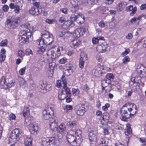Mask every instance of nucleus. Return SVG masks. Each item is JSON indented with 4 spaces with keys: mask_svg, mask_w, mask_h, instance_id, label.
<instances>
[{
    "mask_svg": "<svg viewBox=\"0 0 146 146\" xmlns=\"http://www.w3.org/2000/svg\"><path fill=\"white\" fill-rule=\"evenodd\" d=\"M137 111L136 105L133 103H127L121 109L120 113L121 115V119L123 121H126L131 115H134Z\"/></svg>",
    "mask_w": 146,
    "mask_h": 146,
    "instance_id": "obj_1",
    "label": "nucleus"
},
{
    "mask_svg": "<svg viewBox=\"0 0 146 146\" xmlns=\"http://www.w3.org/2000/svg\"><path fill=\"white\" fill-rule=\"evenodd\" d=\"M82 131L80 129H72L66 136L68 142L72 146H79L82 141Z\"/></svg>",
    "mask_w": 146,
    "mask_h": 146,
    "instance_id": "obj_2",
    "label": "nucleus"
},
{
    "mask_svg": "<svg viewBox=\"0 0 146 146\" xmlns=\"http://www.w3.org/2000/svg\"><path fill=\"white\" fill-rule=\"evenodd\" d=\"M23 27L25 30L21 33V35L19 36V43L21 45L25 43L29 42L32 41L33 37L31 36L32 32L33 30V27L28 23L24 24Z\"/></svg>",
    "mask_w": 146,
    "mask_h": 146,
    "instance_id": "obj_3",
    "label": "nucleus"
},
{
    "mask_svg": "<svg viewBox=\"0 0 146 146\" xmlns=\"http://www.w3.org/2000/svg\"><path fill=\"white\" fill-rule=\"evenodd\" d=\"M59 141L54 137H43L42 139V144L43 146H57Z\"/></svg>",
    "mask_w": 146,
    "mask_h": 146,
    "instance_id": "obj_4",
    "label": "nucleus"
},
{
    "mask_svg": "<svg viewBox=\"0 0 146 146\" xmlns=\"http://www.w3.org/2000/svg\"><path fill=\"white\" fill-rule=\"evenodd\" d=\"M63 50L62 47L55 46L49 49L47 54L48 56H50L52 59H55L60 55V51Z\"/></svg>",
    "mask_w": 146,
    "mask_h": 146,
    "instance_id": "obj_5",
    "label": "nucleus"
},
{
    "mask_svg": "<svg viewBox=\"0 0 146 146\" xmlns=\"http://www.w3.org/2000/svg\"><path fill=\"white\" fill-rule=\"evenodd\" d=\"M54 106L53 105H49L42 112L43 118L45 119L51 118L53 115Z\"/></svg>",
    "mask_w": 146,
    "mask_h": 146,
    "instance_id": "obj_6",
    "label": "nucleus"
},
{
    "mask_svg": "<svg viewBox=\"0 0 146 146\" xmlns=\"http://www.w3.org/2000/svg\"><path fill=\"white\" fill-rule=\"evenodd\" d=\"M70 18L72 21H76L79 24L83 23L85 19L84 16L81 13H79L77 15H72Z\"/></svg>",
    "mask_w": 146,
    "mask_h": 146,
    "instance_id": "obj_7",
    "label": "nucleus"
},
{
    "mask_svg": "<svg viewBox=\"0 0 146 146\" xmlns=\"http://www.w3.org/2000/svg\"><path fill=\"white\" fill-rule=\"evenodd\" d=\"M84 106L81 104L76 106L74 108L75 113L78 115H83L84 113L85 110Z\"/></svg>",
    "mask_w": 146,
    "mask_h": 146,
    "instance_id": "obj_8",
    "label": "nucleus"
},
{
    "mask_svg": "<svg viewBox=\"0 0 146 146\" xmlns=\"http://www.w3.org/2000/svg\"><path fill=\"white\" fill-rule=\"evenodd\" d=\"M14 132L12 131L10 135L9 139V143H12L13 144L17 143L19 139L20 136L16 135Z\"/></svg>",
    "mask_w": 146,
    "mask_h": 146,
    "instance_id": "obj_9",
    "label": "nucleus"
},
{
    "mask_svg": "<svg viewBox=\"0 0 146 146\" xmlns=\"http://www.w3.org/2000/svg\"><path fill=\"white\" fill-rule=\"evenodd\" d=\"M137 73L142 77H146V68L141 64H138L137 67Z\"/></svg>",
    "mask_w": 146,
    "mask_h": 146,
    "instance_id": "obj_10",
    "label": "nucleus"
},
{
    "mask_svg": "<svg viewBox=\"0 0 146 146\" xmlns=\"http://www.w3.org/2000/svg\"><path fill=\"white\" fill-rule=\"evenodd\" d=\"M87 60V57L86 54L84 52H82L80 55L79 64V66L80 68H83L85 62Z\"/></svg>",
    "mask_w": 146,
    "mask_h": 146,
    "instance_id": "obj_11",
    "label": "nucleus"
},
{
    "mask_svg": "<svg viewBox=\"0 0 146 146\" xmlns=\"http://www.w3.org/2000/svg\"><path fill=\"white\" fill-rule=\"evenodd\" d=\"M58 120L56 117L52 118L50 119L49 122V125L51 129L53 131L57 129L58 127Z\"/></svg>",
    "mask_w": 146,
    "mask_h": 146,
    "instance_id": "obj_12",
    "label": "nucleus"
},
{
    "mask_svg": "<svg viewBox=\"0 0 146 146\" xmlns=\"http://www.w3.org/2000/svg\"><path fill=\"white\" fill-rule=\"evenodd\" d=\"M29 128L30 133L36 135L37 133L38 129V125L35 123H31L29 125Z\"/></svg>",
    "mask_w": 146,
    "mask_h": 146,
    "instance_id": "obj_13",
    "label": "nucleus"
},
{
    "mask_svg": "<svg viewBox=\"0 0 146 146\" xmlns=\"http://www.w3.org/2000/svg\"><path fill=\"white\" fill-rule=\"evenodd\" d=\"M129 86L131 90L134 91L137 90L139 88V85L138 83L135 82V79H131L129 83Z\"/></svg>",
    "mask_w": 146,
    "mask_h": 146,
    "instance_id": "obj_14",
    "label": "nucleus"
},
{
    "mask_svg": "<svg viewBox=\"0 0 146 146\" xmlns=\"http://www.w3.org/2000/svg\"><path fill=\"white\" fill-rule=\"evenodd\" d=\"M40 88V92L42 93H46L51 90V86L50 85L42 83L41 84Z\"/></svg>",
    "mask_w": 146,
    "mask_h": 146,
    "instance_id": "obj_15",
    "label": "nucleus"
},
{
    "mask_svg": "<svg viewBox=\"0 0 146 146\" xmlns=\"http://www.w3.org/2000/svg\"><path fill=\"white\" fill-rule=\"evenodd\" d=\"M73 21H74L72 20L65 21L62 26L63 28L65 29H68L73 27L74 25Z\"/></svg>",
    "mask_w": 146,
    "mask_h": 146,
    "instance_id": "obj_16",
    "label": "nucleus"
},
{
    "mask_svg": "<svg viewBox=\"0 0 146 146\" xmlns=\"http://www.w3.org/2000/svg\"><path fill=\"white\" fill-rule=\"evenodd\" d=\"M81 43V41L79 39H75L71 42L70 45L72 47L76 48L79 46Z\"/></svg>",
    "mask_w": 146,
    "mask_h": 146,
    "instance_id": "obj_17",
    "label": "nucleus"
},
{
    "mask_svg": "<svg viewBox=\"0 0 146 146\" xmlns=\"http://www.w3.org/2000/svg\"><path fill=\"white\" fill-rule=\"evenodd\" d=\"M75 68L72 66L67 67L66 69L65 70V74L66 76H69L72 74Z\"/></svg>",
    "mask_w": 146,
    "mask_h": 146,
    "instance_id": "obj_18",
    "label": "nucleus"
},
{
    "mask_svg": "<svg viewBox=\"0 0 146 146\" xmlns=\"http://www.w3.org/2000/svg\"><path fill=\"white\" fill-rule=\"evenodd\" d=\"M7 84L6 83V79L5 77H2L0 81V87L6 89L7 88Z\"/></svg>",
    "mask_w": 146,
    "mask_h": 146,
    "instance_id": "obj_19",
    "label": "nucleus"
},
{
    "mask_svg": "<svg viewBox=\"0 0 146 146\" xmlns=\"http://www.w3.org/2000/svg\"><path fill=\"white\" fill-rule=\"evenodd\" d=\"M6 57V50L4 48H3L1 49L0 52V61H4Z\"/></svg>",
    "mask_w": 146,
    "mask_h": 146,
    "instance_id": "obj_20",
    "label": "nucleus"
},
{
    "mask_svg": "<svg viewBox=\"0 0 146 146\" xmlns=\"http://www.w3.org/2000/svg\"><path fill=\"white\" fill-rule=\"evenodd\" d=\"M66 129L65 124L63 123H61L58 127H57L56 130L57 132L59 133H62Z\"/></svg>",
    "mask_w": 146,
    "mask_h": 146,
    "instance_id": "obj_21",
    "label": "nucleus"
},
{
    "mask_svg": "<svg viewBox=\"0 0 146 146\" xmlns=\"http://www.w3.org/2000/svg\"><path fill=\"white\" fill-rule=\"evenodd\" d=\"M20 20L18 17H17L14 19L12 20L11 23V27L12 28H15L17 27L18 25V23Z\"/></svg>",
    "mask_w": 146,
    "mask_h": 146,
    "instance_id": "obj_22",
    "label": "nucleus"
},
{
    "mask_svg": "<svg viewBox=\"0 0 146 146\" xmlns=\"http://www.w3.org/2000/svg\"><path fill=\"white\" fill-rule=\"evenodd\" d=\"M46 39L45 38L43 39L42 42H44L46 45L50 44L53 41L54 39L52 35H51V36L48 37H46Z\"/></svg>",
    "mask_w": 146,
    "mask_h": 146,
    "instance_id": "obj_23",
    "label": "nucleus"
},
{
    "mask_svg": "<svg viewBox=\"0 0 146 146\" xmlns=\"http://www.w3.org/2000/svg\"><path fill=\"white\" fill-rule=\"evenodd\" d=\"M61 91L64 92L66 95L67 96H70L71 92L69 88H68L66 86H64L62 90Z\"/></svg>",
    "mask_w": 146,
    "mask_h": 146,
    "instance_id": "obj_24",
    "label": "nucleus"
},
{
    "mask_svg": "<svg viewBox=\"0 0 146 146\" xmlns=\"http://www.w3.org/2000/svg\"><path fill=\"white\" fill-rule=\"evenodd\" d=\"M51 35H52L49 32L46 31H44L42 32L41 38L43 39L45 38L46 39V37H50Z\"/></svg>",
    "mask_w": 146,
    "mask_h": 146,
    "instance_id": "obj_25",
    "label": "nucleus"
},
{
    "mask_svg": "<svg viewBox=\"0 0 146 146\" xmlns=\"http://www.w3.org/2000/svg\"><path fill=\"white\" fill-rule=\"evenodd\" d=\"M89 140L90 142L92 141H96V135L93 133V131H89Z\"/></svg>",
    "mask_w": 146,
    "mask_h": 146,
    "instance_id": "obj_26",
    "label": "nucleus"
},
{
    "mask_svg": "<svg viewBox=\"0 0 146 146\" xmlns=\"http://www.w3.org/2000/svg\"><path fill=\"white\" fill-rule=\"evenodd\" d=\"M77 122L76 120L71 121L67 122L66 125L67 126L70 127H75L77 125Z\"/></svg>",
    "mask_w": 146,
    "mask_h": 146,
    "instance_id": "obj_27",
    "label": "nucleus"
},
{
    "mask_svg": "<svg viewBox=\"0 0 146 146\" xmlns=\"http://www.w3.org/2000/svg\"><path fill=\"white\" fill-rule=\"evenodd\" d=\"M22 6V4H19L18 3H17V4H16L15 5L13 3L10 4L9 5L10 8L12 9L14 8H15L16 9H20V8H21Z\"/></svg>",
    "mask_w": 146,
    "mask_h": 146,
    "instance_id": "obj_28",
    "label": "nucleus"
},
{
    "mask_svg": "<svg viewBox=\"0 0 146 146\" xmlns=\"http://www.w3.org/2000/svg\"><path fill=\"white\" fill-rule=\"evenodd\" d=\"M77 29L80 36L83 35L87 30V29L84 27Z\"/></svg>",
    "mask_w": 146,
    "mask_h": 146,
    "instance_id": "obj_29",
    "label": "nucleus"
},
{
    "mask_svg": "<svg viewBox=\"0 0 146 146\" xmlns=\"http://www.w3.org/2000/svg\"><path fill=\"white\" fill-rule=\"evenodd\" d=\"M107 81L108 80H104L102 81V89L103 91L105 90V92H106V90L105 89L108 86V84L110 83L109 81L108 82Z\"/></svg>",
    "mask_w": 146,
    "mask_h": 146,
    "instance_id": "obj_30",
    "label": "nucleus"
},
{
    "mask_svg": "<svg viewBox=\"0 0 146 146\" xmlns=\"http://www.w3.org/2000/svg\"><path fill=\"white\" fill-rule=\"evenodd\" d=\"M67 96L65 94L64 92L61 91L59 92L58 94V98L60 100H63L66 98Z\"/></svg>",
    "mask_w": 146,
    "mask_h": 146,
    "instance_id": "obj_31",
    "label": "nucleus"
},
{
    "mask_svg": "<svg viewBox=\"0 0 146 146\" xmlns=\"http://www.w3.org/2000/svg\"><path fill=\"white\" fill-rule=\"evenodd\" d=\"M32 139L30 137H28L25 140V146H32Z\"/></svg>",
    "mask_w": 146,
    "mask_h": 146,
    "instance_id": "obj_32",
    "label": "nucleus"
},
{
    "mask_svg": "<svg viewBox=\"0 0 146 146\" xmlns=\"http://www.w3.org/2000/svg\"><path fill=\"white\" fill-rule=\"evenodd\" d=\"M98 0H86L85 3L89 6H92V5H94L97 3Z\"/></svg>",
    "mask_w": 146,
    "mask_h": 146,
    "instance_id": "obj_33",
    "label": "nucleus"
},
{
    "mask_svg": "<svg viewBox=\"0 0 146 146\" xmlns=\"http://www.w3.org/2000/svg\"><path fill=\"white\" fill-rule=\"evenodd\" d=\"M41 10H29V12L33 15H36L40 14L41 12Z\"/></svg>",
    "mask_w": 146,
    "mask_h": 146,
    "instance_id": "obj_34",
    "label": "nucleus"
},
{
    "mask_svg": "<svg viewBox=\"0 0 146 146\" xmlns=\"http://www.w3.org/2000/svg\"><path fill=\"white\" fill-rule=\"evenodd\" d=\"M127 3L125 2H121L119 3L117 6V7L119 9H123L126 7Z\"/></svg>",
    "mask_w": 146,
    "mask_h": 146,
    "instance_id": "obj_35",
    "label": "nucleus"
},
{
    "mask_svg": "<svg viewBox=\"0 0 146 146\" xmlns=\"http://www.w3.org/2000/svg\"><path fill=\"white\" fill-rule=\"evenodd\" d=\"M127 129L126 131H125V133L126 135H128L131 133L132 130L130 127V125L129 123H128L127 124Z\"/></svg>",
    "mask_w": 146,
    "mask_h": 146,
    "instance_id": "obj_36",
    "label": "nucleus"
},
{
    "mask_svg": "<svg viewBox=\"0 0 146 146\" xmlns=\"http://www.w3.org/2000/svg\"><path fill=\"white\" fill-rule=\"evenodd\" d=\"M101 46L102 48L101 52H105L106 51V49L107 47V45L106 42H102V44H101Z\"/></svg>",
    "mask_w": 146,
    "mask_h": 146,
    "instance_id": "obj_37",
    "label": "nucleus"
},
{
    "mask_svg": "<svg viewBox=\"0 0 146 146\" xmlns=\"http://www.w3.org/2000/svg\"><path fill=\"white\" fill-rule=\"evenodd\" d=\"M46 50L45 46H42L39 47L37 51L40 54L43 53Z\"/></svg>",
    "mask_w": 146,
    "mask_h": 146,
    "instance_id": "obj_38",
    "label": "nucleus"
},
{
    "mask_svg": "<svg viewBox=\"0 0 146 146\" xmlns=\"http://www.w3.org/2000/svg\"><path fill=\"white\" fill-rule=\"evenodd\" d=\"M29 109L28 108L26 107L24 108L23 111L24 116L25 117L29 114Z\"/></svg>",
    "mask_w": 146,
    "mask_h": 146,
    "instance_id": "obj_39",
    "label": "nucleus"
},
{
    "mask_svg": "<svg viewBox=\"0 0 146 146\" xmlns=\"http://www.w3.org/2000/svg\"><path fill=\"white\" fill-rule=\"evenodd\" d=\"M53 70L49 69L47 70L46 75L48 77H51L53 76Z\"/></svg>",
    "mask_w": 146,
    "mask_h": 146,
    "instance_id": "obj_40",
    "label": "nucleus"
},
{
    "mask_svg": "<svg viewBox=\"0 0 146 146\" xmlns=\"http://www.w3.org/2000/svg\"><path fill=\"white\" fill-rule=\"evenodd\" d=\"M106 79L108 80L113 81L114 78V76L112 74H108L106 76Z\"/></svg>",
    "mask_w": 146,
    "mask_h": 146,
    "instance_id": "obj_41",
    "label": "nucleus"
},
{
    "mask_svg": "<svg viewBox=\"0 0 146 146\" xmlns=\"http://www.w3.org/2000/svg\"><path fill=\"white\" fill-rule=\"evenodd\" d=\"M72 94L74 96H77L79 93V90L78 89L72 88Z\"/></svg>",
    "mask_w": 146,
    "mask_h": 146,
    "instance_id": "obj_42",
    "label": "nucleus"
},
{
    "mask_svg": "<svg viewBox=\"0 0 146 146\" xmlns=\"http://www.w3.org/2000/svg\"><path fill=\"white\" fill-rule=\"evenodd\" d=\"M15 81L13 80H11L7 84V88L9 87L11 88L13 86H14L15 83Z\"/></svg>",
    "mask_w": 146,
    "mask_h": 146,
    "instance_id": "obj_43",
    "label": "nucleus"
},
{
    "mask_svg": "<svg viewBox=\"0 0 146 146\" xmlns=\"http://www.w3.org/2000/svg\"><path fill=\"white\" fill-rule=\"evenodd\" d=\"M8 40L5 39L2 40L0 43V45L1 46H6L7 45Z\"/></svg>",
    "mask_w": 146,
    "mask_h": 146,
    "instance_id": "obj_44",
    "label": "nucleus"
},
{
    "mask_svg": "<svg viewBox=\"0 0 146 146\" xmlns=\"http://www.w3.org/2000/svg\"><path fill=\"white\" fill-rule=\"evenodd\" d=\"M13 132H15L14 133L16 135H18V136H20L21 131L18 128H16L13 130Z\"/></svg>",
    "mask_w": 146,
    "mask_h": 146,
    "instance_id": "obj_45",
    "label": "nucleus"
},
{
    "mask_svg": "<svg viewBox=\"0 0 146 146\" xmlns=\"http://www.w3.org/2000/svg\"><path fill=\"white\" fill-rule=\"evenodd\" d=\"M100 40V36L97 37L96 38L94 37L92 38V42L94 44L98 43V41Z\"/></svg>",
    "mask_w": 146,
    "mask_h": 146,
    "instance_id": "obj_46",
    "label": "nucleus"
},
{
    "mask_svg": "<svg viewBox=\"0 0 146 146\" xmlns=\"http://www.w3.org/2000/svg\"><path fill=\"white\" fill-rule=\"evenodd\" d=\"M26 69V67H24L21 69L19 71V74L21 75H23L25 73Z\"/></svg>",
    "mask_w": 146,
    "mask_h": 146,
    "instance_id": "obj_47",
    "label": "nucleus"
},
{
    "mask_svg": "<svg viewBox=\"0 0 146 146\" xmlns=\"http://www.w3.org/2000/svg\"><path fill=\"white\" fill-rule=\"evenodd\" d=\"M129 61L130 58L128 56H127L125 57L123 59L122 62L123 63L125 64Z\"/></svg>",
    "mask_w": 146,
    "mask_h": 146,
    "instance_id": "obj_48",
    "label": "nucleus"
},
{
    "mask_svg": "<svg viewBox=\"0 0 146 146\" xmlns=\"http://www.w3.org/2000/svg\"><path fill=\"white\" fill-rule=\"evenodd\" d=\"M25 54L26 55H29L33 54V52L29 48L27 49L25 51Z\"/></svg>",
    "mask_w": 146,
    "mask_h": 146,
    "instance_id": "obj_49",
    "label": "nucleus"
},
{
    "mask_svg": "<svg viewBox=\"0 0 146 146\" xmlns=\"http://www.w3.org/2000/svg\"><path fill=\"white\" fill-rule=\"evenodd\" d=\"M109 119V117L107 116H104L102 118V119L101 121L102 123L104 124V123L103 122V121L105 122L106 123L108 122Z\"/></svg>",
    "mask_w": 146,
    "mask_h": 146,
    "instance_id": "obj_50",
    "label": "nucleus"
},
{
    "mask_svg": "<svg viewBox=\"0 0 146 146\" xmlns=\"http://www.w3.org/2000/svg\"><path fill=\"white\" fill-rule=\"evenodd\" d=\"M71 33L68 31L65 32L64 36V39H67L71 35Z\"/></svg>",
    "mask_w": 146,
    "mask_h": 146,
    "instance_id": "obj_51",
    "label": "nucleus"
},
{
    "mask_svg": "<svg viewBox=\"0 0 146 146\" xmlns=\"http://www.w3.org/2000/svg\"><path fill=\"white\" fill-rule=\"evenodd\" d=\"M67 61V59L65 57L61 58L59 60V62L61 64H64Z\"/></svg>",
    "mask_w": 146,
    "mask_h": 146,
    "instance_id": "obj_52",
    "label": "nucleus"
},
{
    "mask_svg": "<svg viewBox=\"0 0 146 146\" xmlns=\"http://www.w3.org/2000/svg\"><path fill=\"white\" fill-rule=\"evenodd\" d=\"M130 52V50L129 48L126 49L124 52H122L121 55L123 56H124L129 54Z\"/></svg>",
    "mask_w": 146,
    "mask_h": 146,
    "instance_id": "obj_53",
    "label": "nucleus"
},
{
    "mask_svg": "<svg viewBox=\"0 0 146 146\" xmlns=\"http://www.w3.org/2000/svg\"><path fill=\"white\" fill-rule=\"evenodd\" d=\"M55 21V20L54 19H47L45 20V22L50 24H53Z\"/></svg>",
    "mask_w": 146,
    "mask_h": 146,
    "instance_id": "obj_54",
    "label": "nucleus"
},
{
    "mask_svg": "<svg viewBox=\"0 0 146 146\" xmlns=\"http://www.w3.org/2000/svg\"><path fill=\"white\" fill-rule=\"evenodd\" d=\"M110 105L108 103H106L105 105L102 107V109L104 111H107L108 108L110 107Z\"/></svg>",
    "mask_w": 146,
    "mask_h": 146,
    "instance_id": "obj_55",
    "label": "nucleus"
},
{
    "mask_svg": "<svg viewBox=\"0 0 146 146\" xmlns=\"http://www.w3.org/2000/svg\"><path fill=\"white\" fill-rule=\"evenodd\" d=\"M9 119L10 120H15L16 116L15 114L13 113H11L9 116Z\"/></svg>",
    "mask_w": 146,
    "mask_h": 146,
    "instance_id": "obj_56",
    "label": "nucleus"
},
{
    "mask_svg": "<svg viewBox=\"0 0 146 146\" xmlns=\"http://www.w3.org/2000/svg\"><path fill=\"white\" fill-rule=\"evenodd\" d=\"M8 10H0V18H2L4 16V12H7Z\"/></svg>",
    "mask_w": 146,
    "mask_h": 146,
    "instance_id": "obj_57",
    "label": "nucleus"
},
{
    "mask_svg": "<svg viewBox=\"0 0 146 146\" xmlns=\"http://www.w3.org/2000/svg\"><path fill=\"white\" fill-rule=\"evenodd\" d=\"M18 54L21 57H23L25 55V53L22 50H19L18 51Z\"/></svg>",
    "mask_w": 146,
    "mask_h": 146,
    "instance_id": "obj_58",
    "label": "nucleus"
},
{
    "mask_svg": "<svg viewBox=\"0 0 146 146\" xmlns=\"http://www.w3.org/2000/svg\"><path fill=\"white\" fill-rule=\"evenodd\" d=\"M72 107L71 105H68L66 106V111H68L69 110H72Z\"/></svg>",
    "mask_w": 146,
    "mask_h": 146,
    "instance_id": "obj_59",
    "label": "nucleus"
},
{
    "mask_svg": "<svg viewBox=\"0 0 146 146\" xmlns=\"http://www.w3.org/2000/svg\"><path fill=\"white\" fill-rule=\"evenodd\" d=\"M43 40V38H42V39H38L37 40V43L39 45H40L41 44H44V45H46V44L44 43V42H42V41Z\"/></svg>",
    "mask_w": 146,
    "mask_h": 146,
    "instance_id": "obj_60",
    "label": "nucleus"
},
{
    "mask_svg": "<svg viewBox=\"0 0 146 146\" xmlns=\"http://www.w3.org/2000/svg\"><path fill=\"white\" fill-rule=\"evenodd\" d=\"M133 36L132 34L131 33H129L126 36V38L127 39L130 40L132 38Z\"/></svg>",
    "mask_w": 146,
    "mask_h": 146,
    "instance_id": "obj_61",
    "label": "nucleus"
},
{
    "mask_svg": "<svg viewBox=\"0 0 146 146\" xmlns=\"http://www.w3.org/2000/svg\"><path fill=\"white\" fill-rule=\"evenodd\" d=\"M61 81L60 80H58L57 81L56 83V86L58 88L61 87Z\"/></svg>",
    "mask_w": 146,
    "mask_h": 146,
    "instance_id": "obj_62",
    "label": "nucleus"
},
{
    "mask_svg": "<svg viewBox=\"0 0 146 146\" xmlns=\"http://www.w3.org/2000/svg\"><path fill=\"white\" fill-rule=\"evenodd\" d=\"M113 1V0H106L105 3L107 5L111 4Z\"/></svg>",
    "mask_w": 146,
    "mask_h": 146,
    "instance_id": "obj_63",
    "label": "nucleus"
},
{
    "mask_svg": "<svg viewBox=\"0 0 146 146\" xmlns=\"http://www.w3.org/2000/svg\"><path fill=\"white\" fill-rule=\"evenodd\" d=\"M104 133L105 135H108L109 133L108 129V128H103Z\"/></svg>",
    "mask_w": 146,
    "mask_h": 146,
    "instance_id": "obj_64",
    "label": "nucleus"
}]
</instances>
